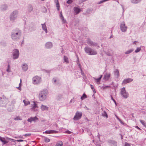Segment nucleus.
Listing matches in <instances>:
<instances>
[{
    "mask_svg": "<svg viewBox=\"0 0 146 146\" xmlns=\"http://www.w3.org/2000/svg\"><path fill=\"white\" fill-rule=\"evenodd\" d=\"M22 35L21 31L18 28L13 30L11 34V37L14 41L18 40L20 38Z\"/></svg>",
    "mask_w": 146,
    "mask_h": 146,
    "instance_id": "f257e3e1",
    "label": "nucleus"
},
{
    "mask_svg": "<svg viewBox=\"0 0 146 146\" xmlns=\"http://www.w3.org/2000/svg\"><path fill=\"white\" fill-rule=\"evenodd\" d=\"M84 50L85 52L89 55H95L97 54V52L96 50L89 47H85L84 48Z\"/></svg>",
    "mask_w": 146,
    "mask_h": 146,
    "instance_id": "f03ea898",
    "label": "nucleus"
},
{
    "mask_svg": "<svg viewBox=\"0 0 146 146\" xmlns=\"http://www.w3.org/2000/svg\"><path fill=\"white\" fill-rule=\"evenodd\" d=\"M47 94L48 91L47 90H44L41 91L39 95L40 100L42 101L45 100L46 98Z\"/></svg>",
    "mask_w": 146,
    "mask_h": 146,
    "instance_id": "7ed1b4c3",
    "label": "nucleus"
},
{
    "mask_svg": "<svg viewBox=\"0 0 146 146\" xmlns=\"http://www.w3.org/2000/svg\"><path fill=\"white\" fill-rule=\"evenodd\" d=\"M18 11L17 10L14 11L10 16V19L11 21H14L17 18Z\"/></svg>",
    "mask_w": 146,
    "mask_h": 146,
    "instance_id": "20e7f679",
    "label": "nucleus"
},
{
    "mask_svg": "<svg viewBox=\"0 0 146 146\" xmlns=\"http://www.w3.org/2000/svg\"><path fill=\"white\" fill-rule=\"evenodd\" d=\"M120 94L121 96L124 98L126 99L129 97V94L126 92L125 87L121 88Z\"/></svg>",
    "mask_w": 146,
    "mask_h": 146,
    "instance_id": "39448f33",
    "label": "nucleus"
},
{
    "mask_svg": "<svg viewBox=\"0 0 146 146\" xmlns=\"http://www.w3.org/2000/svg\"><path fill=\"white\" fill-rule=\"evenodd\" d=\"M82 113L81 112L77 111L76 112L73 118L74 121H78L80 119L82 116Z\"/></svg>",
    "mask_w": 146,
    "mask_h": 146,
    "instance_id": "423d86ee",
    "label": "nucleus"
},
{
    "mask_svg": "<svg viewBox=\"0 0 146 146\" xmlns=\"http://www.w3.org/2000/svg\"><path fill=\"white\" fill-rule=\"evenodd\" d=\"M7 100L4 96L0 97V106H3L7 103Z\"/></svg>",
    "mask_w": 146,
    "mask_h": 146,
    "instance_id": "0eeeda50",
    "label": "nucleus"
},
{
    "mask_svg": "<svg viewBox=\"0 0 146 146\" xmlns=\"http://www.w3.org/2000/svg\"><path fill=\"white\" fill-rule=\"evenodd\" d=\"M33 83L34 84H39L41 82V78L38 76L34 77L33 78Z\"/></svg>",
    "mask_w": 146,
    "mask_h": 146,
    "instance_id": "6e6552de",
    "label": "nucleus"
},
{
    "mask_svg": "<svg viewBox=\"0 0 146 146\" xmlns=\"http://www.w3.org/2000/svg\"><path fill=\"white\" fill-rule=\"evenodd\" d=\"M120 29L122 32H123L125 33L126 31L127 27L125 26V23L124 21L121 23Z\"/></svg>",
    "mask_w": 146,
    "mask_h": 146,
    "instance_id": "1a4fd4ad",
    "label": "nucleus"
},
{
    "mask_svg": "<svg viewBox=\"0 0 146 146\" xmlns=\"http://www.w3.org/2000/svg\"><path fill=\"white\" fill-rule=\"evenodd\" d=\"M19 55V50L17 49H14L13 50V59H15L18 58Z\"/></svg>",
    "mask_w": 146,
    "mask_h": 146,
    "instance_id": "9d476101",
    "label": "nucleus"
},
{
    "mask_svg": "<svg viewBox=\"0 0 146 146\" xmlns=\"http://www.w3.org/2000/svg\"><path fill=\"white\" fill-rule=\"evenodd\" d=\"M133 81V79H132L129 78H127L123 80L122 83V85L124 86L125 84L129 83Z\"/></svg>",
    "mask_w": 146,
    "mask_h": 146,
    "instance_id": "9b49d317",
    "label": "nucleus"
},
{
    "mask_svg": "<svg viewBox=\"0 0 146 146\" xmlns=\"http://www.w3.org/2000/svg\"><path fill=\"white\" fill-rule=\"evenodd\" d=\"M8 139V138H5V137H3L0 136V141L3 143V145H5L8 143V141L7 140V139Z\"/></svg>",
    "mask_w": 146,
    "mask_h": 146,
    "instance_id": "f8f14e48",
    "label": "nucleus"
},
{
    "mask_svg": "<svg viewBox=\"0 0 146 146\" xmlns=\"http://www.w3.org/2000/svg\"><path fill=\"white\" fill-rule=\"evenodd\" d=\"M108 142L110 144L111 146H117V142L114 141L110 140Z\"/></svg>",
    "mask_w": 146,
    "mask_h": 146,
    "instance_id": "ddd939ff",
    "label": "nucleus"
},
{
    "mask_svg": "<svg viewBox=\"0 0 146 146\" xmlns=\"http://www.w3.org/2000/svg\"><path fill=\"white\" fill-rule=\"evenodd\" d=\"M52 44L51 42H46L45 44V46L46 48L48 49L51 48L52 47Z\"/></svg>",
    "mask_w": 146,
    "mask_h": 146,
    "instance_id": "4468645a",
    "label": "nucleus"
},
{
    "mask_svg": "<svg viewBox=\"0 0 146 146\" xmlns=\"http://www.w3.org/2000/svg\"><path fill=\"white\" fill-rule=\"evenodd\" d=\"M110 76V73H106L104 75L103 79L105 81H108L109 79Z\"/></svg>",
    "mask_w": 146,
    "mask_h": 146,
    "instance_id": "2eb2a0df",
    "label": "nucleus"
},
{
    "mask_svg": "<svg viewBox=\"0 0 146 146\" xmlns=\"http://www.w3.org/2000/svg\"><path fill=\"white\" fill-rule=\"evenodd\" d=\"M58 132V131L54 130H46L45 132H43V133H45L46 134H50V133H56Z\"/></svg>",
    "mask_w": 146,
    "mask_h": 146,
    "instance_id": "dca6fc26",
    "label": "nucleus"
},
{
    "mask_svg": "<svg viewBox=\"0 0 146 146\" xmlns=\"http://www.w3.org/2000/svg\"><path fill=\"white\" fill-rule=\"evenodd\" d=\"M74 10L76 15L78 14L81 11L80 9L77 7H74Z\"/></svg>",
    "mask_w": 146,
    "mask_h": 146,
    "instance_id": "f3484780",
    "label": "nucleus"
},
{
    "mask_svg": "<svg viewBox=\"0 0 146 146\" xmlns=\"http://www.w3.org/2000/svg\"><path fill=\"white\" fill-rule=\"evenodd\" d=\"M41 25L42 26V28L43 30L46 33H47L48 31L46 28V23H45L44 24H41Z\"/></svg>",
    "mask_w": 146,
    "mask_h": 146,
    "instance_id": "a211bd4d",
    "label": "nucleus"
},
{
    "mask_svg": "<svg viewBox=\"0 0 146 146\" xmlns=\"http://www.w3.org/2000/svg\"><path fill=\"white\" fill-rule=\"evenodd\" d=\"M114 75L116 76L117 78L119 76V70L117 69H115L114 71Z\"/></svg>",
    "mask_w": 146,
    "mask_h": 146,
    "instance_id": "6ab92c4d",
    "label": "nucleus"
},
{
    "mask_svg": "<svg viewBox=\"0 0 146 146\" xmlns=\"http://www.w3.org/2000/svg\"><path fill=\"white\" fill-rule=\"evenodd\" d=\"M22 68L24 71H26L28 69V66L27 64H24L23 65Z\"/></svg>",
    "mask_w": 146,
    "mask_h": 146,
    "instance_id": "aec40b11",
    "label": "nucleus"
},
{
    "mask_svg": "<svg viewBox=\"0 0 146 146\" xmlns=\"http://www.w3.org/2000/svg\"><path fill=\"white\" fill-rule=\"evenodd\" d=\"M54 1L56 4L57 10L59 11L60 10V6L58 0H55Z\"/></svg>",
    "mask_w": 146,
    "mask_h": 146,
    "instance_id": "412c9836",
    "label": "nucleus"
},
{
    "mask_svg": "<svg viewBox=\"0 0 146 146\" xmlns=\"http://www.w3.org/2000/svg\"><path fill=\"white\" fill-rule=\"evenodd\" d=\"M40 108L42 111L44 110H48V108L46 106L43 105H41Z\"/></svg>",
    "mask_w": 146,
    "mask_h": 146,
    "instance_id": "4be33fe9",
    "label": "nucleus"
},
{
    "mask_svg": "<svg viewBox=\"0 0 146 146\" xmlns=\"http://www.w3.org/2000/svg\"><path fill=\"white\" fill-rule=\"evenodd\" d=\"M142 0H130L131 3L133 4H137L140 2Z\"/></svg>",
    "mask_w": 146,
    "mask_h": 146,
    "instance_id": "5701e85b",
    "label": "nucleus"
},
{
    "mask_svg": "<svg viewBox=\"0 0 146 146\" xmlns=\"http://www.w3.org/2000/svg\"><path fill=\"white\" fill-rule=\"evenodd\" d=\"M7 8V6L6 5H2L1 7V9L3 11L6 10Z\"/></svg>",
    "mask_w": 146,
    "mask_h": 146,
    "instance_id": "b1692460",
    "label": "nucleus"
},
{
    "mask_svg": "<svg viewBox=\"0 0 146 146\" xmlns=\"http://www.w3.org/2000/svg\"><path fill=\"white\" fill-rule=\"evenodd\" d=\"M33 10V7L31 4H29L28 6V11L29 12H31Z\"/></svg>",
    "mask_w": 146,
    "mask_h": 146,
    "instance_id": "393cba45",
    "label": "nucleus"
},
{
    "mask_svg": "<svg viewBox=\"0 0 146 146\" xmlns=\"http://www.w3.org/2000/svg\"><path fill=\"white\" fill-rule=\"evenodd\" d=\"M63 143L61 141H60L57 143L55 146H62Z\"/></svg>",
    "mask_w": 146,
    "mask_h": 146,
    "instance_id": "a878e982",
    "label": "nucleus"
},
{
    "mask_svg": "<svg viewBox=\"0 0 146 146\" xmlns=\"http://www.w3.org/2000/svg\"><path fill=\"white\" fill-rule=\"evenodd\" d=\"M86 41L88 44L90 46L92 41L91 40L90 38H87Z\"/></svg>",
    "mask_w": 146,
    "mask_h": 146,
    "instance_id": "bb28decb",
    "label": "nucleus"
},
{
    "mask_svg": "<svg viewBox=\"0 0 146 146\" xmlns=\"http://www.w3.org/2000/svg\"><path fill=\"white\" fill-rule=\"evenodd\" d=\"M133 50V49L132 48L127 51L126 52H125V54H128L132 52Z\"/></svg>",
    "mask_w": 146,
    "mask_h": 146,
    "instance_id": "cd10ccee",
    "label": "nucleus"
},
{
    "mask_svg": "<svg viewBox=\"0 0 146 146\" xmlns=\"http://www.w3.org/2000/svg\"><path fill=\"white\" fill-rule=\"evenodd\" d=\"M140 121L141 123L144 126L146 127V123L145 122L142 120H140Z\"/></svg>",
    "mask_w": 146,
    "mask_h": 146,
    "instance_id": "c85d7f7f",
    "label": "nucleus"
},
{
    "mask_svg": "<svg viewBox=\"0 0 146 146\" xmlns=\"http://www.w3.org/2000/svg\"><path fill=\"white\" fill-rule=\"evenodd\" d=\"M37 107V104H36V103L35 102H34V104L33 105V106L31 108V109L32 110H34L35 108H36Z\"/></svg>",
    "mask_w": 146,
    "mask_h": 146,
    "instance_id": "c756f323",
    "label": "nucleus"
},
{
    "mask_svg": "<svg viewBox=\"0 0 146 146\" xmlns=\"http://www.w3.org/2000/svg\"><path fill=\"white\" fill-rule=\"evenodd\" d=\"M90 46H98L99 47L98 45V44L97 43H96L93 41L92 42Z\"/></svg>",
    "mask_w": 146,
    "mask_h": 146,
    "instance_id": "7c9ffc66",
    "label": "nucleus"
},
{
    "mask_svg": "<svg viewBox=\"0 0 146 146\" xmlns=\"http://www.w3.org/2000/svg\"><path fill=\"white\" fill-rule=\"evenodd\" d=\"M68 57L65 56H64V62H66V63H68L69 62L68 60Z\"/></svg>",
    "mask_w": 146,
    "mask_h": 146,
    "instance_id": "2f4dec72",
    "label": "nucleus"
},
{
    "mask_svg": "<svg viewBox=\"0 0 146 146\" xmlns=\"http://www.w3.org/2000/svg\"><path fill=\"white\" fill-rule=\"evenodd\" d=\"M14 119L15 120H22V118L19 116H17L16 117L14 118Z\"/></svg>",
    "mask_w": 146,
    "mask_h": 146,
    "instance_id": "473e14b6",
    "label": "nucleus"
},
{
    "mask_svg": "<svg viewBox=\"0 0 146 146\" xmlns=\"http://www.w3.org/2000/svg\"><path fill=\"white\" fill-rule=\"evenodd\" d=\"M87 97L86 94L85 93H84L82 96L81 97V100H83L85 98H86Z\"/></svg>",
    "mask_w": 146,
    "mask_h": 146,
    "instance_id": "72a5a7b5",
    "label": "nucleus"
},
{
    "mask_svg": "<svg viewBox=\"0 0 146 146\" xmlns=\"http://www.w3.org/2000/svg\"><path fill=\"white\" fill-rule=\"evenodd\" d=\"M44 137V141L45 142L48 143L50 141V139H49L45 137Z\"/></svg>",
    "mask_w": 146,
    "mask_h": 146,
    "instance_id": "f704fd0d",
    "label": "nucleus"
},
{
    "mask_svg": "<svg viewBox=\"0 0 146 146\" xmlns=\"http://www.w3.org/2000/svg\"><path fill=\"white\" fill-rule=\"evenodd\" d=\"M102 116L103 117H106L107 118L108 117V115L106 112L105 111H104L102 113Z\"/></svg>",
    "mask_w": 146,
    "mask_h": 146,
    "instance_id": "c9c22d12",
    "label": "nucleus"
},
{
    "mask_svg": "<svg viewBox=\"0 0 146 146\" xmlns=\"http://www.w3.org/2000/svg\"><path fill=\"white\" fill-rule=\"evenodd\" d=\"M102 77V75H101L99 78H95V79L96 80V82H100Z\"/></svg>",
    "mask_w": 146,
    "mask_h": 146,
    "instance_id": "e433bc0d",
    "label": "nucleus"
},
{
    "mask_svg": "<svg viewBox=\"0 0 146 146\" xmlns=\"http://www.w3.org/2000/svg\"><path fill=\"white\" fill-rule=\"evenodd\" d=\"M23 102L24 103L25 106L27 105L30 104V102L29 101H26L25 100H23Z\"/></svg>",
    "mask_w": 146,
    "mask_h": 146,
    "instance_id": "4c0bfd02",
    "label": "nucleus"
},
{
    "mask_svg": "<svg viewBox=\"0 0 146 146\" xmlns=\"http://www.w3.org/2000/svg\"><path fill=\"white\" fill-rule=\"evenodd\" d=\"M11 67L9 64L7 66V71L8 72H11Z\"/></svg>",
    "mask_w": 146,
    "mask_h": 146,
    "instance_id": "58836bf2",
    "label": "nucleus"
},
{
    "mask_svg": "<svg viewBox=\"0 0 146 146\" xmlns=\"http://www.w3.org/2000/svg\"><path fill=\"white\" fill-rule=\"evenodd\" d=\"M141 50V47H137L136 50H135V53H137L140 51Z\"/></svg>",
    "mask_w": 146,
    "mask_h": 146,
    "instance_id": "ea45409f",
    "label": "nucleus"
},
{
    "mask_svg": "<svg viewBox=\"0 0 146 146\" xmlns=\"http://www.w3.org/2000/svg\"><path fill=\"white\" fill-rule=\"evenodd\" d=\"M32 121H35L36 120H38V119L37 117L36 116L34 117H31Z\"/></svg>",
    "mask_w": 146,
    "mask_h": 146,
    "instance_id": "a19ab883",
    "label": "nucleus"
},
{
    "mask_svg": "<svg viewBox=\"0 0 146 146\" xmlns=\"http://www.w3.org/2000/svg\"><path fill=\"white\" fill-rule=\"evenodd\" d=\"M110 87V86H103L101 88L103 89H105L106 88H109Z\"/></svg>",
    "mask_w": 146,
    "mask_h": 146,
    "instance_id": "79ce46f5",
    "label": "nucleus"
},
{
    "mask_svg": "<svg viewBox=\"0 0 146 146\" xmlns=\"http://www.w3.org/2000/svg\"><path fill=\"white\" fill-rule=\"evenodd\" d=\"M111 97V99L112 100L113 102H114V103L115 104V105H117V103L115 101V100L113 98V97H112V96L111 95H110Z\"/></svg>",
    "mask_w": 146,
    "mask_h": 146,
    "instance_id": "37998d69",
    "label": "nucleus"
},
{
    "mask_svg": "<svg viewBox=\"0 0 146 146\" xmlns=\"http://www.w3.org/2000/svg\"><path fill=\"white\" fill-rule=\"evenodd\" d=\"M73 2V0H68L66 2V3L68 4H70Z\"/></svg>",
    "mask_w": 146,
    "mask_h": 146,
    "instance_id": "c03bdc74",
    "label": "nucleus"
},
{
    "mask_svg": "<svg viewBox=\"0 0 146 146\" xmlns=\"http://www.w3.org/2000/svg\"><path fill=\"white\" fill-rule=\"evenodd\" d=\"M60 18L61 19L62 22L63 23H64L66 22V20L64 19V17H63V18L61 17Z\"/></svg>",
    "mask_w": 146,
    "mask_h": 146,
    "instance_id": "a18cd8bd",
    "label": "nucleus"
},
{
    "mask_svg": "<svg viewBox=\"0 0 146 146\" xmlns=\"http://www.w3.org/2000/svg\"><path fill=\"white\" fill-rule=\"evenodd\" d=\"M44 71L46 73H50L51 71V70H44Z\"/></svg>",
    "mask_w": 146,
    "mask_h": 146,
    "instance_id": "49530a36",
    "label": "nucleus"
},
{
    "mask_svg": "<svg viewBox=\"0 0 146 146\" xmlns=\"http://www.w3.org/2000/svg\"><path fill=\"white\" fill-rule=\"evenodd\" d=\"M131 146L130 144H129V143H128L127 142H125V143L124 146Z\"/></svg>",
    "mask_w": 146,
    "mask_h": 146,
    "instance_id": "de8ad7c7",
    "label": "nucleus"
},
{
    "mask_svg": "<svg viewBox=\"0 0 146 146\" xmlns=\"http://www.w3.org/2000/svg\"><path fill=\"white\" fill-rule=\"evenodd\" d=\"M27 121L28 122L31 123L32 121L31 117L30 118H28L27 119Z\"/></svg>",
    "mask_w": 146,
    "mask_h": 146,
    "instance_id": "09e8293b",
    "label": "nucleus"
},
{
    "mask_svg": "<svg viewBox=\"0 0 146 146\" xmlns=\"http://www.w3.org/2000/svg\"><path fill=\"white\" fill-rule=\"evenodd\" d=\"M31 133H28V134H26L25 135H23L25 137H28V136H29L31 135Z\"/></svg>",
    "mask_w": 146,
    "mask_h": 146,
    "instance_id": "8fccbe9b",
    "label": "nucleus"
},
{
    "mask_svg": "<svg viewBox=\"0 0 146 146\" xmlns=\"http://www.w3.org/2000/svg\"><path fill=\"white\" fill-rule=\"evenodd\" d=\"M106 1H107L106 0H102L101 1H100V2H99L98 3V4H100L101 3H102L104 2H105Z\"/></svg>",
    "mask_w": 146,
    "mask_h": 146,
    "instance_id": "3c124183",
    "label": "nucleus"
},
{
    "mask_svg": "<svg viewBox=\"0 0 146 146\" xmlns=\"http://www.w3.org/2000/svg\"><path fill=\"white\" fill-rule=\"evenodd\" d=\"M78 64V66H79V68L80 69V70H82L81 65L79 63V64Z\"/></svg>",
    "mask_w": 146,
    "mask_h": 146,
    "instance_id": "603ef678",
    "label": "nucleus"
},
{
    "mask_svg": "<svg viewBox=\"0 0 146 146\" xmlns=\"http://www.w3.org/2000/svg\"><path fill=\"white\" fill-rule=\"evenodd\" d=\"M76 62L77 64L79 63V58L78 56H77V60H76Z\"/></svg>",
    "mask_w": 146,
    "mask_h": 146,
    "instance_id": "864d4df0",
    "label": "nucleus"
},
{
    "mask_svg": "<svg viewBox=\"0 0 146 146\" xmlns=\"http://www.w3.org/2000/svg\"><path fill=\"white\" fill-rule=\"evenodd\" d=\"M119 121L121 123L122 125H124V123L121 121V119H119Z\"/></svg>",
    "mask_w": 146,
    "mask_h": 146,
    "instance_id": "5fc2aeb1",
    "label": "nucleus"
},
{
    "mask_svg": "<svg viewBox=\"0 0 146 146\" xmlns=\"http://www.w3.org/2000/svg\"><path fill=\"white\" fill-rule=\"evenodd\" d=\"M16 141L17 142H23V141H24L23 140H22V139H19V140H16Z\"/></svg>",
    "mask_w": 146,
    "mask_h": 146,
    "instance_id": "6e6d98bb",
    "label": "nucleus"
},
{
    "mask_svg": "<svg viewBox=\"0 0 146 146\" xmlns=\"http://www.w3.org/2000/svg\"><path fill=\"white\" fill-rule=\"evenodd\" d=\"M63 16L62 15V12L61 11L60 12V18H61V17H62L63 18Z\"/></svg>",
    "mask_w": 146,
    "mask_h": 146,
    "instance_id": "4d7b16f0",
    "label": "nucleus"
},
{
    "mask_svg": "<svg viewBox=\"0 0 146 146\" xmlns=\"http://www.w3.org/2000/svg\"><path fill=\"white\" fill-rule=\"evenodd\" d=\"M90 85L91 88L93 90L94 89V86L91 84H90Z\"/></svg>",
    "mask_w": 146,
    "mask_h": 146,
    "instance_id": "13d9d810",
    "label": "nucleus"
},
{
    "mask_svg": "<svg viewBox=\"0 0 146 146\" xmlns=\"http://www.w3.org/2000/svg\"><path fill=\"white\" fill-rule=\"evenodd\" d=\"M106 54H107V55H108V56H111V53H109V52H107L106 53Z\"/></svg>",
    "mask_w": 146,
    "mask_h": 146,
    "instance_id": "bf43d9fd",
    "label": "nucleus"
},
{
    "mask_svg": "<svg viewBox=\"0 0 146 146\" xmlns=\"http://www.w3.org/2000/svg\"><path fill=\"white\" fill-rule=\"evenodd\" d=\"M135 127L137 128L139 130H141V129L137 126H135Z\"/></svg>",
    "mask_w": 146,
    "mask_h": 146,
    "instance_id": "052dcab7",
    "label": "nucleus"
},
{
    "mask_svg": "<svg viewBox=\"0 0 146 146\" xmlns=\"http://www.w3.org/2000/svg\"><path fill=\"white\" fill-rule=\"evenodd\" d=\"M80 71H81V74L83 75V76H84V73L83 72H82V70H80Z\"/></svg>",
    "mask_w": 146,
    "mask_h": 146,
    "instance_id": "680f3d73",
    "label": "nucleus"
},
{
    "mask_svg": "<svg viewBox=\"0 0 146 146\" xmlns=\"http://www.w3.org/2000/svg\"><path fill=\"white\" fill-rule=\"evenodd\" d=\"M66 132L68 134H70L71 133V132L68 130H67V131H66Z\"/></svg>",
    "mask_w": 146,
    "mask_h": 146,
    "instance_id": "e2e57ef3",
    "label": "nucleus"
},
{
    "mask_svg": "<svg viewBox=\"0 0 146 146\" xmlns=\"http://www.w3.org/2000/svg\"><path fill=\"white\" fill-rule=\"evenodd\" d=\"M19 86L21 87V79L20 80V82L19 84Z\"/></svg>",
    "mask_w": 146,
    "mask_h": 146,
    "instance_id": "0e129e2a",
    "label": "nucleus"
},
{
    "mask_svg": "<svg viewBox=\"0 0 146 146\" xmlns=\"http://www.w3.org/2000/svg\"><path fill=\"white\" fill-rule=\"evenodd\" d=\"M115 117H116V118H117V119L119 120V119H119V118L116 115H115Z\"/></svg>",
    "mask_w": 146,
    "mask_h": 146,
    "instance_id": "69168bd1",
    "label": "nucleus"
},
{
    "mask_svg": "<svg viewBox=\"0 0 146 146\" xmlns=\"http://www.w3.org/2000/svg\"><path fill=\"white\" fill-rule=\"evenodd\" d=\"M17 88L19 90H21V87L20 86H19V87Z\"/></svg>",
    "mask_w": 146,
    "mask_h": 146,
    "instance_id": "338daca9",
    "label": "nucleus"
},
{
    "mask_svg": "<svg viewBox=\"0 0 146 146\" xmlns=\"http://www.w3.org/2000/svg\"><path fill=\"white\" fill-rule=\"evenodd\" d=\"M53 80H54V83H56V79H54V78L53 79Z\"/></svg>",
    "mask_w": 146,
    "mask_h": 146,
    "instance_id": "774afa93",
    "label": "nucleus"
}]
</instances>
